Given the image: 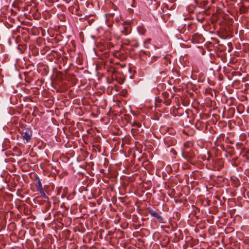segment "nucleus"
<instances>
[{
  "mask_svg": "<svg viewBox=\"0 0 249 249\" xmlns=\"http://www.w3.org/2000/svg\"><path fill=\"white\" fill-rule=\"evenodd\" d=\"M32 132L30 129H24L21 133V137L23 139L25 140L26 142H29L32 138Z\"/></svg>",
  "mask_w": 249,
  "mask_h": 249,
  "instance_id": "1",
  "label": "nucleus"
},
{
  "mask_svg": "<svg viewBox=\"0 0 249 249\" xmlns=\"http://www.w3.org/2000/svg\"><path fill=\"white\" fill-rule=\"evenodd\" d=\"M149 213L153 217L156 218L158 219H161V217L154 210L150 209L149 210Z\"/></svg>",
  "mask_w": 249,
  "mask_h": 249,
  "instance_id": "2",
  "label": "nucleus"
},
{
  "mask_svg": "<svg viewBox=\"0 0 249 249\" xmlns=\"http://www.w3.org/2000/svg\"><path fill=\"white\" fill-rule=\"evenodd\" d=\"M139 33L141 35H144L146 33V29L142 26H139L137 28Z\"/></svg>",
  "mask_w": 249,
  "mask_h": 249,
  "instance_id": "3",
  "label": "nucleus"
},
{
  "mask_svg": "<svg viewBox=\"0 0 249 249\" xmlns=\"http://www.w3.org/2000/svg\"><path fill=\"white\" fill-rule=\"evenodd\" d=\"M135 124L138 127H140L141 126V124L140 123L136 122Z\"/></svg>",
  "mask_w": 249,
  "mask_h": 249,
  "instance_id": "4",
  "label": "nucleus"
},
{
  "mask_svg": "<svg viewBox=\"0 0 249 249\" xmlns=\"http://www.w3.org/2000/svg\"><path fill=\"white\" fill-rule=\"evenodd\" d=\"M190 145H192V143L190 142H186L184 143V146L185 147L187 146H189Z\"/></svg>",
  "mask_w": 249,
  "mask_h": 249,
  "instance_id": "5",
  "label": "nucleus"
},
{
  "mask_svg": "<svg viewBox=\"0 0 249 249\" xmlns=\"http://www.w3.org/2000/svg\"><path fill=\"white\" fill-rule=\"evenodd\" d=\"M38 185L39 186L41 190H42V185L40 181H38Z\"/></svg>",
  "mask_w": 249,
  "mask_h": 249,
  "instance_id": "6",
  "label": "nucleus"
},
{
  "mask_svg": "<svg viewBox=\"0 0 249 249\" xmlns=\"http://www.w3.org/2000/svg\"><path fill=\"white\" fill-rule=\"evenodd\" d=\"M129 32H130L129 31L127 30V31L126 32H124V35H127L129 33Z\"/></svg>",
  "mask_w": 249,
  "mask_h": 249,
  "instance_id": "7",
  "label": "nucleus"
},
{
  "mask_svg": "<svg viewBox=\"0 0 249 249\" xmlns=\"http://www.w3.org/2000/svg\"><path fill=\"white\" fill-rule=\"evenodd\" d=\"M150 40H151V39H150V38L147 39H146V40L144 41V43H145V42H149Z\"/></svg>",
  "mask_w": 249,
  "mask_h": 249,
  "instance_id": "8",
  "label": "nucleus"
}]
</instances>
